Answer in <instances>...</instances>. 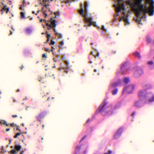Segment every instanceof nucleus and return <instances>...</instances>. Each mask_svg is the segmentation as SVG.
Returning a JSON list of instances; mask_svg holds the SVG:
<instances>
[{"mask_svg": "<svg viewBox=\"0 0 154 154\" xmlns=\"http://www.w3.org/2000/svg\"><path fill=\"white\" fill-rule=\"evenodd\" d=\"M135 112H134L132 114V116H134V115H135Z\"/></svg>", "mask_w": 154, "mask_h": 154, "instance_id": "48", "label": "nucleus"}, {"mask_svg": "<svg viewBox=\"0 0 154 154\" xmlns=\"http://www.w3.org/2000/svg\"><path fill=\"white\" fill-rule=\"evenodd\" d=\"M12 117L13 118L17 117V115H13L12 116Z\"/></svg>", "mask_w": 154, "mask_h": 154, "instance_id": "50", "label": "nucleus"}, {"mask_svg": "<svg viewBox=\"0 0 154 154\" xmlns=\"http://www.w3.org/2000/svg\"><path fill=\"white\" fill-rule=\"evenodd\" d=\"M134 86L133 85H126L123 90V92L125 91L128 93H131L133 91Z\"/></svg>", "mask_w": 154, "mask_h": 154, "instance_id": "7", "label": "nucleus"}, {"mask_svg": "<svg viewBox=\"0 0 154 154\" xmlns=\"http://www.w3.org/2000/svg\"><path fill=\"white\" fill-rule=\"evenodd\" d=\"M146 92L145 90H140L138 92V96L140 98H141V97H143L144 98L146 96L148 97L151 96L152 98L149 99L148 100V102L151 103L154 101V95L152 94H148L147 95H146Z\"/></svg>", "mask_w": 154, "mask_h": 154, "instance_id": "4", "label": "nucleus"}, {"mask_svg": "<svg viewBox=\"0 0 154 154\" xmlns=\"http://www.w3.org/2000/svg\"><path fill=\"white\" fill-rule=\"evenodd\" d=\"M21 148V146L19 145L16 144L14 146V149L16 151H20Z\"/></svg>", "mask_w": 154, "mask_h": 154, "instance_id": "16", "label": "nucleus"}, {"mask_svg": "<svg viewBox=\"0 0 154 154\" xmlns=\"http://www.w3.org/2000/svg\"><path fill=\"white\" fill-rule=\"evenodd\" d=\"M107 103L108 102L104 100L103 103L100 105L99 107V110L100 112L103 115H105L104 112L107 114L112 110V106L111 105L106 107Z\"/></svg>", "mask_w": 154, "mask_h": 154, "instance_id": "3", "label": "nucleus"}, {"mask_svg": "<svg viewBox=\"0 0 154 154\" xmlns=\"http://www.w3.org/2000/svg\"><path fill=\"white\" fill-rule=\"evenodd\" d=\"M43 5L44 6V7L47 9L48 8L47 7V5H46V4H43Z\"/></svg>", "mask_w": 154, "mask_h": 154, "instance_id": "35", "label": "nucleus"}, {"mask_svg": "<svg viewBox=\"0 0 154 154\" xmlns=\"http://www.w3.org/2000/svg\"><path fill=\"white\" fill-rule=\"evenodd\" d=\"M85 15L83 13V5L81 3L80 5L81 6V10H79L78 11L80 14L81 15L84 17V19L85 22L89 26L93 25L94 26L96 27L97 26L96 22H94L92 21V18H90L88 19L89 16L88 13V5L86 2H85Z\"/></svg>", "mask_w": 154, "mask_h": 154, "instance_id": "2", "label": "nucleus"}, {"mask_svg": "<svg viewBox=\"0 0 154 154\" xmlns=\"http://www.w3.org/2000/svg\"><path fill=\"white\" fill-rule=\"evenodd\" d=\"M7 6L6 5H4L3 7L2 8L1 10V11H4L5 10H6L7 8H6Z\"/></svg>", "mask_w": 154, "mask_h": 154, "instance_id": "24", "label": "nucleus"}, {"mask_svg": "<svg viewBox=\"0 0 154 154\" xmlns=\"http://www.w3.org/2000/svg\"><path fill=\"white\" fill-rule=\"evenodd\" d=\"M135 3H133L131 4V6L132 7V9L134 8L136 11H137L136 9V7L137 6H139L140 4L141 3L142 1V0H135Z\"/></svg>", "mask_w": 154, "mask_h": 154, "instance_id": "9", "label": "nucleus"}, {"mask_svg": "<svg viewBox=\"0 0 154 154\" xmlns=\"http://www.w3.org/2000/svg\"><path fill=\"white\" fill-rule=\"evenodd\" d=\"M24 152V151L23 150H22L21 151V152L20 153V154H23V153Z\"/></svg>", "mask_w": 154, "mask_h": 154, "instance_id": "52", "label": "nucleus"}, {"mask_svg": "<svg viewBox=\"0 0 154 154\" xmlns=\"http://www.w3.org/2000/svg\"><path fill=\"white\" fill-rule=\"evenodd\" d=\"M54 14H55V17L50 19V20L51 21V24H49L47 22L45 23L46 26H48V29L50 30L51 28H53V29L54 30V31L56 32V31L55 29V27L56 26V21L55 20H53L52 21V20L53 18H55L56 17L57 15L55 12H54Z\"/></svg>", "mask_w": 154, "mask_h": 154, "instance_id": "6", "label": "nucleus"}, {"mask_svg": "<svg viewBox=\"0 0 154 154\" xmlns=\"http://www.w3.org/2000/svg\"><path fill=\"white\" fill-rule=\"evenodd\" d=\"M147 64L150 69H154V63L153 61H149L147 63Z\"/></svg>", "mask_w": 154, "mask_h": 154, "instance_id": "12", "label": "nucleus"}, {"mask_svg": "<svg viewBox=\"0 0 154 154\" xmlns=\"http://www.w3.org/2000/svg\"><path fill=\"white\" fill-rule=\"evenodd\" d=\"M45 51H48L49 50V49H48V48H46L45 49Z\"/></svg>", "mask_w": 154, "mask_h": 154, "instance_id": "56", "label": "nucleus"}, {"mask_svg": "<svg viewBox=\"0 0 154 154\" xmlns=\"http://www.w3.org/2000/svg\"><path fill=\"white\" fill-rule=\"evenodd\" d=\"M141 104L140 100L135 101L134 103V106L137 108H139L141 106Z\"/></svg>", "mask_w": 154, "mask_h": 154, "instance_id": "14", "label": "nucleus"}, {"mask_svg": "<svg viewBox=\"0 0 154 154\" xmlns=\"http://www.w3.org/2000/svg\"><path fill=\"white\" fill-rule=\"evenodd\" d=\"M129 79L128 77H125L124 79V82L125 83L126 85H127V84L129 82Z\"/></svg>", "mask_w": 154, "mask_h": 154, "instance_id": "19", "label": "nucleus"}, {"mask_svg": "<svg viewBox=\"0 0 154 154\" xmlns=\"http://www.w3.org/2000/svg\"><path fill=\"white\" fill-rule=\"evenodd\" d=\"M55 44V42L53 40H51V42L50 43V45H53Z\"/></svg>", "mask_w": 154, "mask_h": 154, "instance_id": "30", "label": "nucleus"}, {"mask_svg": "<svg viewBox=\"0 0 154 154\" xmlns=\"http://www.w3.org/2000/svg\"><path fill=\"white\" fill-rule=\"evenodd\" d=\"M56 57L57 58H59V57H59V55H56Z\"/></svg>", "mask_w": 154, "mask_h": 154, "instance_id": "63", "label": "nucleus"}, {"mask_svg": "<svg viewBox=\"0 0 154 154\" xmlns=\"http://www.w3.org/2000/svg\"><path fill=\"white\" fill-rule=\"evenodd\" d=\"M80 146H77L76 147H75V148L76 149H77L78 150H79V149H80Z\"/></svg>", "mask_w": 154, "mask_h": 154, "instance_id": "38", "label": "nucleus"}, {"mask_svg": "<svg viewBox=\"0 0 154 154\" xmlns=\"http://www.w3.org/2000/svg\"><path fill=\"white\" fill-rule=\"evenodd\" d=\"M126 3L127 4L130 5V6L132 10V7L131 6V4H133V3H132L131 2L130 0H128L127 1H126Z\"/></svg>", "mask_w": 154, "mask_h": 154, "instance_id": "20", "label": "nucleus"}, {"mask_svg": "<svg viewBox=\"0 0 154 154\" xmlns=\"http://www.w3.org/2000/svg\"><path fill=\"white\" fill-rule=\"evenodd\" d=\"M21 134H22V133H16L15 135L14 136V138H17L18 136H19Z\"/></svg>", "mask_w": 154, "mask_h": 154, "instance_id": "23", "label": "nucleus"}, {"mask_svg": "<svg viewBox=\"0 0 154 154\" xmlns=\"http://www.w3.org/2000/svg\"><path fill=\"white\" fill-rule=\"evenodd\" d=\"M10 130V128H7V129H6V131H9Z\"/></svg>", "mask_w": 154, "mask_h": 154, "instance_id": "54", "label": "nucleus"}, {"mask_svg": "<svg viewBox=\"0 0 154 154\" xmlns=\"http://www.w3.org/2000/svg\"><path fill=\"white\" fill-rule=\"evenodd\" d=\"M21 17V19L25 18V14L23 12H21L20 13Z\"/></svg>", "mask_w": 154, "mask_h": 154, "instance_id": "22", "label": "nucleus"}, {"mask_svg": "<svg viewBox=\"0 0 154 154\" xmlns=\"http://www.w3.org/2000/svg\"><path fill=\"white\" fill-rule=\"evenodd\" d=\"M53 61L54 62H56L57 61V59L55 58H53Z\"/></svg>", "mask_w": 154, "mask_h": 154, "instance_id": "43", "label": "nucleus"}, {"mask_svg": "<svg viewBox=\"0 0 154 154\" xmlns=\"http://www.w3.org/2000/svg\"><path fill=\"white\" fill-rule=\"evenodd\" d=\"M68 70H69V69H66L65 70V72L66 73H68Z\"/></svg>", "mask_w": 154, "mask_h": 154, "instance_id": "44", "label": "nucleus"}, {"mask_svg": "<svg viewBox=\"0 0 154 154\" xmlns=\"http://www.w3.org/2000/svg\"><path fill=\"white\" fill-rule=\"evenodd\" d=\"M49 41V39L48 38L47 39V40L46 41V42H45V43H47Z\"/></svg>", "mask_w": 154, "mask_h": 154, "instance_id": "62", "label": "nucleus"}, {"mask_svg": "<svg viewBox=\"0 0 154 154\" xmlns=\"http://www.w3.org/2000/svg\"><path fill=\"white\" fill-rule=\"evenodd\" d=\"M119 85V83H114L112 84L111 85H110V87L112 88H115V87Z\"/></svg>", "mask_w": 154, "mask_h": 154, "instance_id": "18", "label": "nucleus"}, {"mask_svg": "<svg viewBox=\"0 0 154 154\" xmlns=\"http://www.w3.org/2000/svg\"><path fill=\"white\" fill-rule=\"evenodd\" d=\"M141 21L140 20V21H139V24H141Z\"/></svg>", "mask_w": 154, "mask_h": 154, "instance_id": "64", "label": "nucleus"}, {"mask_svg": "<svg viewBox=\"0 0 154 154\" xmlns=\"http://www.w3.org/2000/svg\"><path fill=\"white\" fill-rule=\"evenodd\" d=\"M45 116V114L44 112L41 113L38 116H36L37 121H39L41 122V119L43 118Z\"/></svg>", "mask_w": 154, "mask_h": 154, "instance_id": "11", "label": "nucleus"}, {"mask_svg": "<svg viewBox=\"0 0 154 154\" xmlns=\"http://www.w3.org/2000/svg\"><path fill=\"white\" fill-rule=\"evenodd\" d=\"M9 8H8L6 9V14H8V11H9Z\"/></svg>", "mask_w": 154, "mask_h": 154, "instance_id": "34", "label": "nucleus"}, {"mask_svg": "<svg viewBox=\"0 0 154 154\" xmlns=\"http://www.w3.org/2000/svg\"><path fill=\"white\" fill-rule=\"evenodd\" d=\"M112 152L111 150L109 151V153H105L104 154H111Z\"/></svg>", "mask_w": 154, "mask_h": 154, "instance_id": "36", "label": "nucleus"}, {"mask_svg": "<svg viewBox=\"0 0 154 154\" xmlns=\"http://www.w3.org/2000/svg\"><path fill=\"white\" fill-rule=\"evenodd\" d=\"M42 57L43 58H47V55H46L45 54H42Z\"/></svg>", "mask_w": 154, "mask_h": 154, "instance_id": "31", "label": "nucleus"}, {"mask_svg": "<svg viewBox=\"0 0 154 154\" xmlns=\"http://www.w3.org/2000/svg\"><path fill=\"white\" fill-rule=\"evenodd\" d=\"M102 29L103 30H104V31H105V32H106V29H105V28H104V26L103 25V26H102Z\"/></svg>", "mask_w": 154, "mask_h": 154, "instance_id": "32", "label": "nucleus"}, {"mask_svg": "<svg viewBox=\"0 0 154 154\" xmlns=\"http://www.w3.org/2000/svg\"><path fill=\"white\" fill-rule=\"evenodd\" d=\"M86 137V135H85L84 137L81 140H80V142L82 141L83 140L85 137Z\"/></svg>", "mask_w": 154, "mask_h": 154, "instance_id": "42", "label": "nucleus"}, {"mask_svg": "<svg viewBox=\"0 0 154 154\" xmlns=\"http://www.w3.org/2000/svg\"><path fill=\"white\" fill-rule=\"evenodd\" d=\"M125 65H123L121 67V69H123V67H124Z\"/></svg>", "mask_w": 154, "mask_h": 154, "instance_id": "58", "label": "nucleus"}, {"mask_svg": "<svg viewBox=\"0 0 154 154\" xmlns=\"http://www.w3.org/2000/svg\"><path fill=\"white\" fill-rule=\"evenodd\" d=\"M115 2H118V6L117 7L116 4L114 5V7L116 8V11L117 12H120L121 9L125 10L124 0H115Z\"/></svg>", "mask_w": 154, "mask_h": 154, "instance_id": "5", "label": "nucleus"}, {"mask_svg": "<svg viewBox=\"0 0 154 154\" xmlns=\"http://www.w3.org/2000/svg\"><path fill=\"white\" fill-rule=\"evenodd\" d=\"M119 107V105H116L115 107V109H116L118 108Z\"/></svg>", "mask_w": 154, "mask_h": 154, "instance_id": "47", "label": "nucleus"}, {"mask_svg": "<svg viewBox=\"0 0 154 154\" xmlns=\"http://www.w3.org/2000/svg\"><path fill=\"white\" fill-rule=\"evenodd\" d=\"M32 13L33 14H35V15H37V14H35V12L34 11H32Z\"/></svg>", "mask_w": 154, "mask_h": 154, "instance_id": "51", "label": "nucleus"}, {"mask_svg": "<svg viewBox=\"0 0 154 154\" xmlns=\"http://www.w3.org/2000/svg\"><path fill=\"white\" fill-rule=\"evenodd\" d=\"M123 130V128H119L117 131L116 133L114 135V138L115 139H117L119 138Z\"/></svg>", "mask_w": 154, "mask_h": 154, "instance_id": "8", "label": "nucleus"}, {"mask_svg": "<svg viewBox=\"0 0 154 154\" xmlns=\"http://www.w3.org/2000/svg\"><path fill=\"white\" fill-rule=\"evenodd\" d=\"M44 7H42V12L43 13L44 11H45V12L46 11L44 10Z\"/></svg>", "mask_w": 154, "mask_h": 154, "instance_id": "37", "label": "nucleus"}, {"mask_svg": "<svg viewBox=\"0 0 154 154\" xmlns=\"http://www.w3.org/2000/svg\"><path fill=\"white\" fill-rule=\"evenodd\" d=\"M48 9V11H49L51 12V13H52V11H50V8H48V9Z\"/></svg>", "mask_w": 154, "mask_h": 154, "instance_id": "53", "label": "nucleus"}, {"mask_svg": "<svg viewBox=\"0 0 154 154\" xmlns=\"http://www.w3.org/2000/svg\"><path fill=\"white\" fill-rule=\"evenodd\" d=\"M1 123H2V124H4V125H5L7 126H9V125H10V124H7V123L5 121H3V122H1Z\"/></svg>", "mask_w": 154, "mask_h": 154, "instance_id": "25", "label": "nucleus"}, {"mask_svg": "<svg viewBox=\"0 0 154 154\" xmlns=\"http://www.w3.org/2000/svg\"><path fill=\"white\" fill-rule=\"evenodd\" d=\"M122 20H123L125 22V23H129V21L128 20H127V18L125 16L123 17L122 18H121L120 19L119 21H121Z\"/></svg>", "mask_w": 154, "mask_h": 154, "instance_id": "17", "label": "nucleus"}, {"mask_svg": "<svg viewBox=\"0 0 154 154\" xmlns=\"http://www.w3.org/2000/svg\"><path fill=\"white\" fill-rule=\"evenodd\" d=\"M118 89L117 88L115 89L112 91V93L113 95H115L117 94Z\"/></svg>", "mask_w": 154, "mask_h": 154, "instance_id": "21", "label": "nucleus"}, {"mask_svg": "<svg viewBox=\"0 0 154 154\" xmlns=\"http://www.w3.org/2000/svg\"><path fill=\"white\" fill-rule=\"evenodd\" d=\"M16 130H19V127H17L16 129Z\"/></svg>", "mask_w": 154, "mask_h": 154, "instance_id": "61", "label": "nucleus"}, {"mask_svg": "<svg viewBox=\"0 0 154 154\" xmlns=\"http://www.w3.org/2000/svg\"><path fill=\"white\" fill-rule=\"evenodd\" d=\"M133 55L135 57L138 58V59H140L141 58V56L140 53L138 51H135L133 53Z\"/></svg>", "mask_w": 154, "mask_h": 154, "instance_id": "15", "label": "nucleus"}, {"mask_svg": "<svg viewBox=\"0 0 154 154\" xmlns=\"http://www.w3.org/2000/svg\"><path fill=\"white\" fill-rule=\"evenodd\" d=\"M23 67H24L23 66V65H22L21 66V67H20V69L21 70H22Z\"/></svg>", "mask_w": 154, "mask_h": 154, "instance_id": "55", "label": "nucleus"}, {"mask_svg": "<svg viewBox=\"0 0 154 154\" xmlns=\"http://www.w3.org/2000/svg\"><path fill=\"white\" fill-rule=\"evenodd\" d=\"M39 81L41 82H44L42 81V79L40 78L39 79Z\"/></svg>", "mask_w": 154, "mask_h": 154, "instance_id": "45", "label": "nucleus"}, {"mask_svg": "<svg viewBox=\"0 0 154 154\" xmlns=\"http://www.w3.org/2000/svg\"><path fill=\"white\" fill-rule=\"evenodd\" d=\"M46 12L44 11L43 13V14L45 15V18L47 16V14L46 13Z\"/></svg>", "mask_w": 154, "mask_h": 154, "instance_id": "33", "label": "nucleus"}, {"mask_svg": "<svg viewBox=\"0 0 154 154\" xmlns=\"http://www.w3.org/2000/svg\"><path fill=\"white\" fill-rule=\"evenodd\" d=\"M116 12H117V13L115 14V16H118L119 15V13H118L119 12H117L116 11Z\"/></svg>", "mask_w": 154, "mask_h": 154, "instance_id": "46", "label": "nucleus"}, {"mask_svg": "<svg viewBox=\"0 0 154 154\" xmlns=\"http://www.w3.org/2000/svg\"><path fill=\"white\" fill-rule=\"evenodd\" d=\"M96 56V57H99V53H97Z\"/></svg>", "mask_w": 154, "mask_h": 154, "instance_id": "60", "label": "nucleus"}, {"mask_svg": "<svg viewBox=\"0 0 154 154\" xmlns=\"http://www.w3.org/2000/svg\"><path fill=\"white\" fill-rule=\"evenodd\" d=\"M51 36L49 34H48L47 35V38L48 39H49V38Z\"/></svg>", "mask_w": 154, "mask_h": 154, "instance_id": "39", "label": "nucleus"}, {"mask_svg": "<svg viewBox=\"0 0 154 154\" xmlns=\"http://www.w3.org/2000/svg\"><path fill=\"white\" fill-rule=\"evenodd\" d=\"M43 22H44L45 23H46L47 21L45 20H43Z\"/></svg>", "mask_w": 154, "mask_h": 154, "instance_id": "57", "label": "nucleus"}, {"mask_svg": "<svg viewBox=\"0 0 154 154\" xmlns=\"http://www.w3.org/2000/svg\"><path fill=\"white\" fill-rule=\"evenodd\" d=\"M138 8H137L136 7V9L137 11H136L134 8L132 9V11L135 13L136 17L138 18H139L140 16L142 14V12H143L144 15L146 13H149V16H152L154 14V7H152L151 9H150V6L148 8H146L147 5H145V8H144V5H143L140 4L139 6H137Z\"/></svg>", "mask_w": 154, "mask_h": 154, "instance_id": "1", "label": "nucleus"}, {"mask_svg": "<svg viewBox=\"0 0 154 154\" xmlns=\"http://www.w3.org/2000/svg\"><path fill=\"white\" fill-rule=\"evenodd\" d=\"M143 73L142 70L141 69H138L135 72L134 76L136 78H138Z\"/></svg>", "mask_w": 154, "mask_h": 154, "instance_id": "10", "label": "nucleus"}, {"mask_svg": "<svg viewBox=\"0 0 154 154\" xmlns=\"http://www.w3.org/2000/svg\"><path fill=\"white\" fill-rule=\"evenodd\" d=\"M146 3H149L150 5V9L152 6L154 7V2L153 0H145Z\"/></svg>", "mask_w": 154, "mask_h": 154, "instance_id": "13", "label": "nucleus"}, {"mask_svg": "<svg viewBox=\"0 0 154 154\" xmlns=\"http://www.w3.org/2000/svg\"><path fill=\"white\" fill-rule=\"evenodd\" d=\"M91 55H94L95 58H96V56L95 55H94L93 52H91Z\"/></svg>", "mask_w": 154, "mask_h": 154, "instance_id": "41", "label": "nucleus"}, {"mask_svg": "<svg viewBox=\"0 0 154 154\" xmlns=\"http://www.w3.org/2000/svg\"><path fill=\"white\" fill-rule=\"evenodd\" d=\"M60 44L61 45L59 47L60 48H62V46L64 44V42H63V41H61V42H60Z\"/></svg>", "mask_w": 154, "mask_h": 154, "instance_id": "28", "label": "nucleus"}, {"mask_svg": "<svg viewBox=\"0 0 154 154\" xmlns=\"http://www.w3.org/2000/svg\"><path fill=\"white\" fill-rule=\"evenodd\" d=\"M20 10H23V7L22 6H21V7H20Z\"/></svg>", "mask_w": 154, "mask_h": 154, "instance_id": "59", "label": "nucleus"}, {"mask_svg": "<svg viewBox=\"0 0 154 154\" xmlns=\"http://www.w3.org/2000/svg\"><path fill=\"white\" fill-rule=\"evenodd\" d=\"M10 126L11 127H13L14 126V123H12V124H10Z\"/></svg>", "mask_w": 154, "mask_h": 154, "instance_id": "40", "label": "nucleus"}, {"mask_svg": "<svg viewBox=\"0 0 154 154\" xmlns=\"http://www.w3.org/2000/svg\"><path fill=\"white\" fill-rule=\"evenodd\" d=\"M16 152V151L14 149H11L9 152H11L12 154H14Z\"/></svg>", "mask_w": 154, "mask_h": 154, "instance_id": "26", "label": "nucleus"}, {"mask_svg": "<svg viewBox=\"0 0 154 154\" xmlns=\"http://www.w3.org/2000/svg\"><path fill=\"white\" fill-rule=\"evenodd\" d=\"M43 2H48L49 1V0H43Z\"/></svg>", "mask_w": 154, "mask_h": 154, "instance_id": "49", "label": "nucleus"}, {"mask_svg": "<svg viewBox=\"0 0 154 154\" xmlns=\"http://www.w3.org/2000/svg\"><path fill=\"white\" fill-rule=\"evenodd\" d=\"M147 42L148 43H150L151 41V39L149 37H148L147 38Z\"/></svg>", "mask_w": 154, "mask_h": 154, "instance_id": "29", "label": "nucleus"}, {"mask_svg": "<svg viewBox=\"0 0 154 154\" xmlns=\"http://www.w3.org/2000/svg\"><path fill=\"white\" fill-rule=\"evenodd\" d=\"M55 34L56 35H57V36H60V37H62V35L61 34L56 32Z\"/></svg>", "mask_w": 154, "mask_h": 154, "instance_id": "27", "label": "nucleus"}]
</instances>
